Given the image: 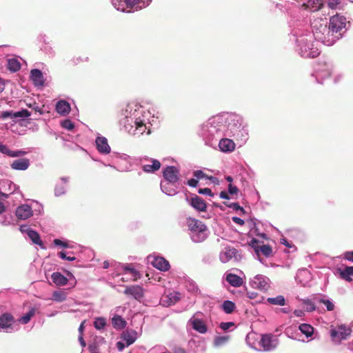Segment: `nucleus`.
Here are the masks:
<instances>
[{
	"label": "nucleus",
	"instance_id": "nucleus-21",
	"mask_svg": "<svg viewBox=\"0 0 353 353\" xmlns=\"http://www.w3.org/2000/svg\"><path fill=\"white\" fill-rule=\"evenodd\" d=\"M57 112L61 115H66L70 111V105L68 102L61 100L56 105Z\"/></svg>",
	"mask_w": 353,
	"mask_h": 353
},
{
	"label": "nucleus",
	"instance_id": "nucleus-28",
	"mask_svg": "<svg viewBox=\"0 0 353 353\" xmlns=\"http://www.w3.org/2000/svg\"><path fill=\"white\" fill-rule=\"evenodd\" d=\"M254 250L257 254L261 252L266 257H269L272 254V249L269 245L256 246L254 248Z\"/></svg>",
	"mask_w": 353,
	"mask_h": 353
},
{
	"label": "nucleus",
	"instance_id": "nucleus-5",
	"mask_svg": "<svg viewBox=\"0 0 353 353\" xmlns=\"http://www.w3.org/2000/svg\"><path fill=\"white\" fill-rule=\"evenodd\" d=\"M351 334V330L344 325L339 326L330 330V336L333 341L339 343L346 339Z\"/></svg>",
	"mask_w": 353,
	"mask_h": 353
},
{
	"label": "nucleus",
	"instance_id": "nucleus-45",
	"mask_svg": "<svg viewBox=\"0 0 353 353\" xmlns=\"http://www.w3.org/2000/svg\"><path fill=\"white\" fill-rule=\"evenodd\" d=\"M61 125L62 128L71 130L74 128V124L70 119H65L61 123Z\"/></svg>",
	"mask_w": 353,
	"mask_h": 353
},
{
	"label": "nucleus",
	"instance_id": "nucleus-56",
	"mask_svg": "<svg viewBox=\"0 0 353 353\" xmlns=\"http://www.w3.org/2000/svg\"><path fill=\"white\" fill-rule=\"evenodd\" d=\"M188 185L190 187H193V188H195L197 186L198 183H199V180L195 178V179H191L190 180L188 181Z\"/></svg>",
	"mask_w": 353,
	"mask_h": 353
},
{
	"label": "nucleus",
	"instance_id": "nucleus-34",
	"mask_svg": "<svg viewBox=\"0 0 353 353\" xmlns=\"http://www.w3.org/2000/svg\"><path fill=\"white\" fill-rule=\"evenodd\" d=\"M21 64L16 59H10L8 61V68L12 72H16L20 69Z\"/></svg>",
	"mask_w": 353,
	"mask_h": 353
},
{
	"label": "nucleus",
	"instance_id": "nucleus-3",
	"mask_svg": "<svg viewBox=\"0 0 353 353\" xmlns=\"http://www.w3.org/2000/svg\"><path fill=\"white\" fill-rule=\"evenodd\" d=\"M6 210V206L0 201V214L3 213ZM22 219V206L17 207L15 212V218L12 216L9 218L6 216H0V223L3 225H19V230L22 232V224H19V221Z\"/></svg>",
	"mask_w": 353,
	"mask_h": 353
},
{
	"label": "nucleus",
	"instance_id": "nucleus-26",
	"mask_svg": "<svg viewBox=\"0 0 353 353\" xmlns=\"http://www.w3.org/2000/svg\"><path fill=\"white\" fill-rule=\"evenodd\" d=\"M192 327L201 334H205L208 331L207 326L204 321L201 319H196L192 321Z\"/></svg>",
	"mask_w": 353,
	"mask_h": 353
},
{
	"label": "nucleus",
	"instance_id": "nucleus-57",
	"mask_svg": "<svg viewBox=\"0 0 353 353\" xmlns=\"http://www.w3.org/2000/svg\"><path fill=\"white\" fill-rule=\"evenodd\" d=\"M344 258L350 261L353 262V251L346 252L344 254Z\"/></svg>",
	"mask_w": 353,
	"mask_h": 353
},
{
	"label": "nucleus",
	"instance_id": "nucleus-63",
	"mask_svg": "<svg viewBox=\"0 0 353 353\" xmlns=\"http://www.w3.org/2000/svg\"><path fill=\"white\" fill-rule=\"evenodd\" d=\"M5 89V81L0 77V93H1Z\"/></svg>",
	"mask_w": 353,
	"mask_h": 353
},
{
	"label": "nucleus",
	"instance_id": "nucleus-40",
	"mask_svg": "<svg viewBox=\"0 0 353 353\" xmlns=\"http://www.w3.org/2000/svg\"><path fill=\"white\" fill-rule=\"evenodd\" d=\"M303 303L307 312H313L316 310V306L313 302L310 299L303 300Z\"/></svg>",
	"mask_w": 353,
	"mask_h": 353
},
{
	"label": "nucleus",
	"instance_id": "nucleus-49",
	"mask_svg": "<svg viewBox=\"0 0 353 353\" xmlns=\"http://www.w3.org/2000/svg\"><path fill=\"white\" fill-rule=\"evenodd\" d=\"M234 325V323L233 322H222L220 323L219 327L221 330L225 331Z\"/></svg>",
	"mask_w": 353,
	"mask_h": 353
},
{
	"label": "nucleus",
	"instance_id": "nucleus-18",
	"mask_svg": "<svg viewBox=\"0 0 353 353\" xmlns=\"http://www.w3.org/2000/svg\"><path fill=\"white\" fill-rule=\"evenodd\" d=\"M252 283L256 288L261 290H267L269 288L266 279L261 275H256L254 276Z\"/></svg>",
	"mask_w": 353,
	"mask_h": 353
},
{
	"label": "nucleus",
	"instance_id": "nucleus-52",
	"mask_svg": "<svg viewBox=\"0 0 353 353\" xmlns=\"http://www.w3.org/2000/svg\"><path fill=\"white\" fill-rule=\"evenodd\" d=\"M125 270L127 272H129L132 274V276H134L135 278L134 279V281L137 279V276L139 274V272L134 268H130V266L125 267Z\"/></svg>",
	"mask_w": 353,
	"mask_h": 353
},
{
	"label": "nucleus",
	"instance_id": "nucleus-41",
	"mask_svg": "<svg viewBox=\"0 0 353 353\" xmlns=\"http://www.w3.org/2000/svg\"><path fill=\"white\" fill-rule=\"evenodd\" d=\"M228 336H216L214 340V344L215 346H220L229 340Z\"/></svg>",
	"mask_w": 353,
	"mask_h": 353
},
{
	"label": "nucleus",
	"instance_id": "nucleus-53",
	"mask_svg": "<svg viewBox=\"0 0 353 353\" xmlns=\"http://www.w3.org/2000/svg\"><path fill=\"white\" fill-rule=\"evenodd\" d=\"M21 154H22V151H21V150L14 151V150H9L7 155L9 157H20Z\"/></svg>",
	"mask_w": 353,
	"mask_h": 353
},
{
	"label": "nucleus",
	"instance_id": "nucleus-12",
	"mask_svg": "<svg viewBox=\"0 0 353 353\" xmlns=\"http://www.w3.org/2000/svg\"><path fill=\"white\" fill-rule=\"evenodd\" d=\"M95 142L97 149L100 153L109 154L110 152L111 149L105 137H98Z\"/></svg>",
	"mask_w": 353,
	"mask_h": 353
},
{
	"label": "nucleus",
	"instance_id": "nucleus-36",
	"mask_svg": "<svg viewBox=\"0 0 353 353\" xmlns=\"http://www.w3.org/2000/svg\"><path fill=\"white\" fill-rule=\"evenodd\" d=\"M66 296L64 292L63 291H55L53 292L52 295V299L56 301H63L65 299Z\"/></svg>",
	"mask_w": 353,
	"mask_h": 353
},
{
	"label": "nucleus",
	"instance_id": "nucleus-39",
	"mask_svg": "<svg viewBox=\"0 0 353 353\" xmlns=\"http://www.w3.org/2000/svg\"><path fill=\"white\" fill-rule=\"evenodd\" d=\"M105 324V319L103 317L97 318L94 322V326L97 330L103 328Z\"/></svg>",
	"mask_w": 353,
	"mask_h": 353
},
{
	"label": "nucleus",
	"instance_id": "nucleus-22",
	"mask_svg": "<svg viewBox=\"0 0 353 353\" xmlns=\"http://www.w3.org/2000/svg\"><path fill=\"white\" fill-rule=\"evenodd\" d=\"M337 272L342 279L351 281V276H353V266H346L344 269L338 268Z\"/></svg>",
	"mask_w": 353,
	"mask_h": 353
},
{
	"label": "nucleus",
	"instance_id": "nucleus-59",
	"mask_svg": "<svg viewBox=\"0 0 353 353\" xmlns=\"http://www.w3.org/2000/svg\"><path fill=\"white\" fill-rule=\"evenodd\" d=\"M319 54V52L318 50H315L314 51L310 52V53H307L305 57H310V58H314L316 57Z\"/></svg>",
	"mask_w": 353,
	"mask_h": 353
},
{
	"label": "nucleus",
	"instance_id": "nucleus-17",
	"mask_svg": "<svg viewBox=\"0 0 353 353\" xmlns=\"http://www.w3.org/2000/svg\"><path fill=\"white\" fill-rule=\"evenodd\" d=\"M23 232H26L28 238L32 241L34 244L38 245L43 248V244L41 240L40 236L38 232L31 229L23 230Z\"/></svg>",
	"mask_w": 353,
	"mask_h": 353
},
{
	"label": "nucleus",
	"instance_id": "nucleus-54",
	"mask_svg": "<svg viewBox=\"0 0 353 353\" xmlns=\"http://www.w3.org/2000/svg\"><path fill=\"white\" fill-rule=\"evenodd\" d=\"M238 192H239V189H238V188L236 186L233 185L231 183H230L228 185V192L230 194H237Z\"/></svg>",
	"mask_w": 353,
	"mask_h": 353
},
{
	"label": "nucleus",
	"instance_id": "nucleus-15",
	"mask_svg": "<svg viewBox=\"0 0 353 353\" xmlns=\"http://www.w3.org/2000/svg\"><path fill=\"white\" fill-rule=\"evenodd\" d=\"M191 205L199 212H205L207 205L205 201L199 196L196 195L191 199Z\"/></svg>",
	"mask_w": 353,
	"mask_h": 353
},
{
	"label": "nucleus",
	"instance_id": "nucleus-29",
	"mask_svg": "<svg viewBox=\"0 0 353 353\" xmlns=\"http://www.w3.org/2000/svg\"><path fill=\"white\" fill-rule=\"evenodd\" d=\"M152 164H151V165L148 164V165H143V170L144 172H153L157 171L160 169L161 163L158 160L153 159L152 161Z\"/></svg>",
	"mask_w": 353,
	"mask_h": 353
},
{
	"label": "nucleus",
	"instance_id": "nucleus-30",
	"mask_svg": "<svg viewBox=\"0 0 353 353\" xmlns=\"http://www.w3.org/2000/svg\"><path fill=\"white\" fill-rule=\"evenodd\" d=\"M1 117L3 119L10 118L14 121H17V119L22 118V110L17 112H14L12 111H5L1 113Z\"/></svg>",
	"mask_w": 353,
	"mask_h": 353
},
{
	"label": "nucleus",
	"instance_id": "nucleus-58",
	"mask_svg": "<svg viewBox=\"0 0 353 353\" xmlns=\"http://www.w3.org/2000/svg\"><path fill=\"white\" fill-rule=\"evenodd\" d=\"M232 219L235 223H236L238 225H243L245 224V221L243 219H241V218L234 216L232 218Z\"/></svg>",
	"mask_w": 353,
	"mask_h": 353
},
{
	"label": "nucleus",
	"instance_id": "nucleus-24",
	"mask_svg": "<svg viewBox=\"0 0 353 353\" xmlns=\"http://www.w3.org/2000/svg\"><path fill=\"white\" fill-rule=\"evenodd\" d=\"M27 105H28L31 110H28L23 109V122L25 121L26 118H28L29 117L33 116V117L31 119L37 120L38 119V117L41 114L40 110H38V107L36 108H32L31 104L26 103Z\"/></svg>",
	"mask_w": 353,
	"mask_h": 353
},
{
	"label": "nucleus",
	"instance_id": "nucleus-7",
	"mask_svg": "<svg viewBox=\"0 0 353 353\" xmlns=\"http://www.w3.org/2000/svg\"><path fill=\"white\" fill-rule=\"evenodd\" d=\"M179 171L174 166H167L163 172V176L165 179L171 183H176L178 182L179 177Z\"/></svg>",
	"mask_w": 353,
	"mask_h": 353
},
{
	"label": "nucleus",
	"instance_id": "nucleus-37",
	"mask_svg": "<svg viewBox=\"0 0 353 353\" xmlns=\"http://www.w3.org/2000/svg\"><path fill=\"white\" fill-rule=\"evenodd\" d=\"M134 125L136 128V130L138 131L139 134H143L146 130V125L141 120L137 119L134 121Z\"/></svg>",
	"mask_w": 353,
	"mask_h": 353
},
{
	"label": "nucleus",
	"instance_id": "nucleus-33",
	"mask_svg": "<svg viewBox=\"0 0 353 353\" xmlns=\"http://www.w3.org/2000/svg\"><path fill=\"white\" fill-rule=\"evenodd\" d=\"M221 307L226 314H232L234 312L236 305L235 303L231 301H223Z\"/></svg>",
	"mask_w": 353,
	"mask_h": 353
},
{
	"label": "nucleus",
	"instance_id": "nucleus-44",
	"mask_svg": "<svg viewBox=\"0 0 353 353\" xmlns=\"http://www.w3.org/2000/svg\"><path fill=\"white\" fill-rule=\"evenodd\" d=\"M32 214L31 207L27 204H23V219L30 218Z\"/></svg>",
	"mask_w": 353,
	"mask_h": 353
},
{
	"label": "nucleus",
	"instance_id": "nucleus-51",
	"mask_svg": "<svg viewBox=\"0 0 353 353\" xmlns=\"http://www.w3.org/2000/svg\"><path fill=\"white\" fill-rule=\"evenodd\" d=\"M241 128V124L239 123V125L237 126L236 124H234V125H232L231 123H229L228 125V130H230L231 131L232 133H233V135H234L236 134V132L237 131H239L238 130Z\"/></svg>",
	"mask_w": 353,
	"mask_h": 353
},
{
	"label": "nucleus",
	"instance_id": "nucleus-46",
	"mask_svg": "<svg viewBox=\"0 0 353 353\" xmlns=\"http://www.w3.org/2000/svg\"><path fill=\"white\" fill-rule=\"evenodd\" d=\"M319 301L326 306L328 311H332L334 309V305L330 300L321 299Z\"/></svg>",
	"mask_w": 353,
	"mask_h": 353
},
{
	"label": "nucleus",
	"instance_id": "nucleus-62",
	"mask_svg": "<svg viewBox=\"0 0 353 353\" xmlns=\"http://www.w3.org/2000/svg\"><path fill=\"white\" fill-rule=\"evenodd\" d=\"M116 345L119 351H122L125 347V344L121 341L117 342Z\"/></svg>",
	"mask_w": 353,
	"mask_h": 353
},
{
	"label": "nucleus",
	"instance_id": "nucleus-20",
	"mask_svg": "<svg viewBox=\"0 0 353 353\" xmlns=\"http://www.w3.org/2000/svg\"><path fill=\"white\" fill-rule=\"evenodd\" d=\"M152 265L154 268L161 271H167L170 268L169 262L163 257L155 258Z\"/></svg>",
	"mask_w": 353,
	"mask_h": 353
},
{
	"label": "nucleus",
	"instance_id": "nucleus-55",
	"mask_svg": "<svg viewBox=\"0 0 353 353\" xmlns=\"http://www.w3.org/2000/svg\"><path fill=\"white\" fill-rule=\"evenodd\" d=\"M199 193L201 194H208L211 196H213V194L210 188H200L199 190Z\"/></svg>",
	"mask_w": 353,
	"mask_h": 353
},
{
	"label": "nucleus",
	"instance_id": "nucleus-50",
	"mask_svg": "<svg viewBox=\"0 0 353 353\" xmlns=\"http://www.w3.org/2000/svg\"><path fill=\"white\" fill-rule=\"evenodd\" d=\"M58 255L62 259L65 260H68L70 261H74L75 257L74 256H68V255L65 254V252L63 251H61L59 252Z\"/></svg>",
	"mask_w": 353,
	"mask_h": 353
},
{
	"label": "nucleus",
	"instance_id": "nucleus-38",
	"mask_svg": "<svg viewBox=\"0 0 353 353\" xmlns=\"http://www.w3.org/2000/svg\"><path fill=\"white\" fill-rule=\"evenodd\" d=\"M193 176L196 178L198 180L202 179H208L210 180H212L214 178L213 176H208L207 174H205L202 170H195L193 172Z\"/></svg>",
	"mask_w": 353,
	"mask_h": 353
},
{
	"label": "nucleus",
	"instance_id": "nucleus-47",
	"mask_svg": "<svg viewBox=\"0 0 353 353\" xmlns=\"http://www.w3.org/2000/svg\"><path fill=\"white\" fill-rule=\"evenodd\" d=\"M12 168L17 170H22V159H17L11 164Z\"/></svg>",
	"mask_w": 353,
	"mask_h": 353
},
{
	"label": "nucleus",
	"instance_id": "nucleus-2",
	"mask_svg": "<svg viewBox=\"0 0 353 353\" xmlns=\"http://www.w3.org/2000/svg\"><path fill=\"white\" fill-rule=\"evenodd\" d=\"M188 229L192 233V239L196 243L203 241L207 238V228L201 221L189 218L187 220Z\"/></svg>",
	"mask_w": 353,
	"mask_h": 353
},
{
	"label": "nucleus",
	"instance_id": "nucleus-32",
	"mask_svg": "<svg viewBox=\"0 0 353 353\" xmlns=\"http://www.w3.org/2000/svg\"><path fill=\"white\" fill-rule=\"evenodd\" d=\"M300 331L307 337H310L314 333V328L309 324L302 323L299 325Z\"/></svg>",
	"mask_w": 353,
	"mask_h": 353
},
{
	"label": "nucleus",
	"instance_id": "nucleus-64",
	"mask_svg": "<svg viewBox=\"0 0 353 353\" xmlns=\"http://www.w3.org/2000/svg\"><path fill=\"white\" fill-rule=\"evenodd\" d=\"M220 197L221 199H230V197L228 196V194L226 192H225V191L221 192Z\"/></svg>",
	"mask_w": 353,
	"mask_h": 353
},
{
	"label": "nucleus",
	"instance_id": "nucleus-16",
	"mask_svg": "<svg viewBox=\"0 0 353 353\" xmlns=\"http://www.w3.org/2000/svg\"><path fill=\"white\" fill-rule=\"evenodd\" d=\"M219 146L220 150L224 152H232L235 148V144L234 141L230 139H221Z\"/></svg>",
	"mask_w": 353,
	"mask_h": 353
},
{
	"label": "nucleus",
	"instance_id": "nucleus-60",
	"mask_svg": "<svg viewBox=\"0 0 353 353\" xmlns=\"http://www.w3.org/2000/svg\"><path fill=\"white\" fill-rule=\"evenodd\" d=\"M9 150L10 149L6 145L0 143V152L4 154H7Z\"/></svg>",
	"mask_w": 353,
	"mask_h": 353
},
{
	"label": "nucleus",
	"instance_id": "nucleus-61",
	"mask_svg": "<svg viewBox=\"0 0 353 353\" xmlns=\"http://www.w3.org/2000/svg\"><path fill=\"white\" fill-rule=\"evenodd\" d=\"M54 245H59V246H63V247H65V248H67L68 247V245L66 243H64L62 241H61L60 239H56L54 240Z\"/></svg>",
	"mask_w": 353,
	"mask_h": 353
},
{
	"label": "nucleus",
	"instance_id": "nucleus-43",
	"mask_svg": "<svg viewBox=\"0 0 353 353\" xmlns=\"http://www.w3.org/2000/svg\"><path fill=\"white\" fill-rule=\"evenodd\" d=\"M36 309L32 307L31 308L28 313L23 315V324L28 323L31 318L35 314Z\"/></svg>",
	"mask_w": 353,
	"mask_h": 353
},
{
	"label": "nucleus",
	"instance_id": "nucleus-48",
	"mask_svg": "<svg viewBox=\"0 0 353 353\" xmlns=\"http://www.w3.org/2000/svg\"><path fill=\"white\" fill-rule=\"evenodd\" d=\"M340 3V0H327V6L331 9H336Z\"/></svg>",
	"mask_w": 353,
	"mask_h": 353
},
{
	"label": "nucleus",
	"instance_id": "nucleus-4",
	"mask_svg": "<svg viewBox=\"0 0 353 353\" xmlns=\"http://www.w3.org/2000/svg\"><path fill=\"white\" fill-rule=\"evenodd\" d=\"M18 330H19V326L16 324L10 314L4 313L0 316V331L12 332Z\"/></svg>",
	"mask_w": 353,
	"mask_h": 353
},
{
	"label": "nucleus",
	"instance_id": "nucleus-42",
	"mask_svg": "<svg viewBox=\"0 0 353 353\" xmlns=\"http://www.w3.org/2000/svg\"><path fill=\"white\" fill-rule=\"evenodd\" d=\"M225 205L230 208H232L233 210H240L242 214H245V210L243 209V208L241 207L238 203H228V202H224L223 203Z\"/></svg>",
	"mask_w": 353,
	"mask_h": 353
},
{
	"label": "nucleus",
	"instance_id": "nucleus-10",
	"mask_svg": "<svg viewBox=\"0 0 353 353\" xmlns=\"http://www.w3.org/2000/svg\"><path fill=\"white\" fill-rule=\"evenodd\" d=\"M141 0H112V4L117 10L124 11L126 8H132L139 3Z\"/></svg>",
	"mask_w": 353,
	"mask_h": 353
},
{
	"label": "nucleus",
	"instance_id": "nucleus-23",
	"mask_svg": "<svg viewBox=\"0 0 353 353\" xmlns=\"http://www.w3.org/2000/svg\"><path fill=\"white\" fill-rule=\"evenodd\" d=\"M226 281L234 287H240L243 285V281L239 276L230 273L226 276Z\"/></svg>",
	"mask_w": 353,
	"mask_h": 353
},
{
	"label": "nucleus",
	"instance_id": "nucleus-27",
	"mask_svg": "<svg viewBox=\"0 0 353 353\" xmlns=\"http://www.w3.org/2000/svg\"><path fill=\"white\" fill-rule=\"evenodd\" d=\"M272 338V334H264L261 337V344L266 351H269L273 347Z\"/></svg>",
	"mask_w": 353,
	"mask_h": 353
},
{
	"label": "nucleus",
	"instance_id": "nucleus-9",
	"mask_svg": "<svg viewBox=\"0 0 353 353\" xmlns=\"http://www.w3.org/2000/svg\"><path fill=\"white\" fill-rule=\"evenodd\" d=\"M107 343L105 339L102 336L94 337L92 343L88 346V349L90 353H100L102 350V347H107Z\"/></svg>",
	"mask_w": 353,
	"mask_h": 353
},
{
	"label": "nucleus",
	"instance_id": "nucleus-19",
	"mask_svg": "<svg viewBox=\"0 0 353 353\" xmlns=\"http://www.w3.org/2000/svg\"><path fill=\"white\" fill-rule=\"evenodd\" d=\"M121 339L126 342V345L132 344L137 339V332L134 330H125L121 335Z\"/></svg>",
	"mask_w": 353,
	"mask_h": 353
},
{
	"label": "nucleus",
	"instance_id": "nucleus-35",
	"mask_svg": "<svg viewBox=\"0 0 353 353\" xmlns=\"http://www.w3.org/2000/svg\"><path fill=\"white\" fill-rule=\"evenodd\" d=\"M268 301L272 305L283 306L285 303V299L283 296L279 295L274 298H268Z\"/></svg>",
	"mask_w": 353,
	"mask_h": 353
},
{
	"label": "nucleus",
	"instance_id": "nucleus-8",
	"mask_svg": "<svg viewBox=\"0 0 353 353\" xmlns=\"http://www.w3.org/2000/svg\"><path fill=\"white\" fill-rule=\"evenodd\" d=\"M16 190V185L9 180H3L0 182V195L3 197L7 198L9 194L14 193Z\"/></svg>",
	"mask_w": 353,
	"mask_h": 353
},
{
	"label": "nucleus",
	"instance_id": "nucleus-13",
	"mask_svg": "<svg viewBox=\"0 0 353 353\" xmlns=\"http://www.w3.org/2000/svg\"><path fill=\"white\" fill-rule=\"evenodd\" d=\"M301 6L305 10L316 12L322 8L323 3L321 0H305Z\"/></svg>",
	"mask_w": 353,
	"mask_h": 353
},
{
	"label": "nucleus",
	"instance_id": "nucleus-11",
	"mask_svg": "<svg viewBox=\"0 0 353 353\" xmlns=\"http://www.w3.org/2000/svg\"><path fill=\"white\" fill-rule=\"evenodd\" d=\"M237 250L231 247L225 248L220 253V259L223 263H227L232 259H237Z\"/></svg>",
	"mask_w": 353,
	"mask_h": 353
},
{
	"label": "nucleus",
	"instance_id": "nucleus-1",
	"mask_svg": "<svg viewBox=\"0 0 353 353\" xmlns=\"http://www.w3.org/2000/svg\"><path fill=\"white\" fill-rule=\"evenodd\" d=\"M347 23L344 16L336 14L330 18L329 23L325 17H314L311 26L315 39L329 46L342 37Z\"/></svg>",
	"mask_w": 353,
	"mask_h": 353
},
{
	"label": "nucleus",
	"instance_id": "nucleus-14",
	"mask_svg": "<svg viewBox=\"0 0 353 353\" xmlns=\"http://www.w3.org/2000/svg\"><path fill=\"white\" fill-rule=\"evenodd\" d=\"M30 79L36 86H42L44 79L42 72L38 69H33L30 72Z\"/></svg>",
	"mask_w": 353,
	"mask_h": 353
},
{
	"label": "nucleus",
	"instance_id": "nucleus-6",
	"mask_svg": "<svg viewBox=\"0 0 353 353\" xmlns=\"http://www.w3.org/2000/svg\"><path fill=\"white\" fill-rule=\"evenodd\" d=\"M123 293L137 301H140L144 295L143 289L139 285L125 286Z\"/></svg>",
	"mask_w": 353,
	"mask_h": 353
},
{
	"label": "nucleus",
	"instance_id": "nucleus-25",
	"mask_svg": "<svg viewBox=\"0 0 353 353\" xmlns=\"http://www.w3.org/2000/svg\"><path fill=\"white\" fill-rule=\"evenodd\" d=\"M52 281L57 285H65L68 283V279L60 272H54L51 276Z\"/></svg>",
	"mask_w": 353,
	"mask_h": 353
},
{
	"label": "nucleus",
	"instance_id": "nucleus-31",
	"mask_svg": "<svg viewBox=\"0 0 353 353\" xmlns=\"http://www.w3.org/2000/svg\"><path fill=\"white\" fill-rule=\"evenodd\" d=\"M112 325L116 329L124 328L126 325V321L121 316H115L112 319Z\"/></svg>",
	"mask_w": 353,
	"mask_h": 353
}]
</instances>
